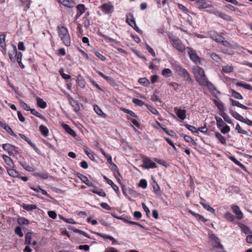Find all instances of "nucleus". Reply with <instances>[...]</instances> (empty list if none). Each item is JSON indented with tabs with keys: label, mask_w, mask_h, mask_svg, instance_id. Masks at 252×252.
Returning <instances> with one entry per match:
<instances>
[{
	"label": "nucleus",
	"mask_w": 252,
	"mask_h": 252,
	"mask_svg": "<svg viewBox=\"0 0 252 252\" xmlns=\"http://www.w3.org/2000/svg\"><path fill=\"white\" fill-rule=\"evenodd\" d=\"M173 68L178 75L183 77L185 81L188 82L192 81V78L189 72L181 65L179 64H175L173 65Z\"/></svg>",
	"instance_id": "1"
},
{
	"label": "nucleus",
	"mask_w": 252,
	"mask_h": 252,
	"mask_svg": "<svg viewBox=\"0 0 252 252\" xmlns=\"http://www.w3.org/2000/svg\"><path fill=\"white\" fill-rule=\"evenodd\" d=\"M58 34L64 44L66 46L70 45V39L67 29L64 26H59Z\"/></svg>",
	"instance_id": "2"
},
{
	"label": "nucleus",
	"mask_w": 252,
	"mask_h": 252,
	"mask_svg": "<svg viewBox=\"0 0 252 252\" xmlns=\"http://www.w3.org/2000/svg\"><path fill=\"white\" fill-rule=\"evenodd\" d=\"M186 50L189 54L190 60L196 64H201V59L197 55L196 51L190 47H187Z\"/></svg>",
	"instance_id": "3"
},
{
	"label": "nucleus",
	"mask_w": 252,
	"mask_h": 252,
	"mask_svg": "<svg viewBox=\"0 0 252 252\" xmlns=\"http://www.w3.org/2000/svg\"><path fill=\"white\" fill-rule=\"evenodd\" d=\"M3 149L6 151L9 156H14L18 153V148L10 144L6 143L2 145Z\"/></svg>",
	"instance_id": "4"
},
{
	"label": "nucleus",
	"mask_w": 252,
	"mask_h": 252,
	"mask_svg": "<svg viewBox=\"0 0 252 252\" xmlns=\"http://www.w3.org/2000/svg\"><path fill=\"white\" fill-rule=\"evenodd\" d=\"M171 44L175 49L180 52H183L186 49L181 40L178 38H173L171 40Z\"/></svg>",
	"instance_id": "5"
},
{
	"label": "nucleus",
	"mask_w": 252,
	"mask_h": 252,
	"mask_svg": "<svg viewBox=\"0 0 252 252\" xmlns=\"http://www.w3.org/2000/svg\"><path fill=\"white\" fill-rule=\"evenodd\" d=\"M142 166L146 169L154 168L157 167L156 164L152 161L148 157H144L142 160Z\"/></svg>",
	"instance_id": "6"
},
{
	"label": "nucleus",
	"mask_w": 252,
	"mask_h": 252,
	"mask_svg": "<svg viewBox=\"0 0 252 252\" xmlns=\"http://www.w3.org/2000/svg\"><path fill=\"white\" fill-rule=\"evenodd\" d=\"M196 80L200 86H207L208 87L214 86L213 84L208 81L205 74L200 77H197Z\"/></svg>",
	"instance_id": "7"
},
{
	"label": "nucleus",
	"mask_w": 252,
	"mask_h": 252,
	"mask_svg": "<svg viewBox=\"0 0 252 252\" xmlns=\"http://www.w3.org/2000/svg\"><path fill=\"white\" fill-rule=\"evenodd\" d=\"M99 8L106 14L111 13L114 11L113 5L111 3H105L99 6Z\"/></svg>",
	"instance_id": "8"
},
{
	"label": "nucleus",
	"mask_w": 252,
	"mask_h": 252,
	"mask_svg": "<svg viewBox=\"0 0 252 252\" xmlns=\"http://www.w3.org/2000/svg\"><path fill=\"white\" fill-rule=\"evenodd\" d=\"M208 34L214 40L217 42H221L223 41V37L218 34L217 32L214 31H211L208 32Z\"/></svg>",
	"instance_id": "9"
},
{
	"label": "nucleus",
	"mask_w": 252,
	"mask_h": 252,
	"mask_svg": "<svg viewBox=\"0 0 252 252\" xmlns=\"http://www.w3.org/2000/svg\"><path fill=\"white\" fill-rule=\"evenodd\" d=\"M192 73L195 79H197V77H200L205 74L204 70L199 66H195L192 68Z\"/></svg>",
	"instance_id": "10"
},
{
	"label": "nucleus",
	"mask_w": 252,
	"mask_h": 252,
	"mask_svg": "<svg viewBox=\"0 0 252 252\" xmlns=\"http://www.w3.org/2000/svg\"><path fill=\"white\" fill-rule=\"evenodd\" d=\"M19 135L21 138H22L25 141H26L33 149V150L35 151V152L36 153H37L38 154H39V153H40L39 149H38L36 147V146L34 144H33V143L32 142V141L29 138L27 137L24 134H23L21 133H20Z\"/></svg>",
	"instance_id": "11"
},
{
	"label": "nucleus",
	"mask_w": 252,
	"mask_h": 252,
	"mask_svg": "<svg viewBox=\"0 0 252 252\" xmlns=\"http://www.w3.org/2000/svg\"><path fill=\"white\" fill-rule=\"evenodd\" d=\"M231 209L234 213L236 215L238 220H241L243 218V214L237 205H232Z\"/></svg>",
	"instance_id": "12"
},
{
	"label": "nucleus",
	"mask_w": 252,
	"mask_h": 252,
	"mask_svg": "<svg viewBox=\"0 0 252 252\" xmlns=\"http://www.w3.org/2000/svg\"><path fill=\"white\" fill-rule=\"evenodd\" d=\"M196 3L199 9H204L212 6L211 4L207 3L204 0H197Z\"/></svg>",
	"instance_id": "13"
},
{
	"label": "nucleus",
	"mask_w": 252,
	"mask_h": 252,
	"mask_svg": "<svg viewBox=\"0 0 252 252\" xmlns=\"http://www.w3.org/2000/svg\"><path fill=\"white\" fill-rule=\"evenodd\" d=\"M62 126L66 132L72 136L75 137L76 136V133L74 130L72 129L69 125L66 124H62Z\"/></svg>",
	"instance_id": "14"
},
{
	"label": "nucleus",
	"mask_w": 252,
	"mask_h": 252,
	"mask_svg": "<svg viewBox=\"0 0 252 252\" xmlns=\"http://www.w3.org/2000/svg\"><path fill=\"white\" fill-rule=\"evenodd\" d=\"M77 177L81 179L83 183H85L87 186L90 187L94 186L92 183L89 182L88 178L86 176L78 173H77Z\"/></svg>",
	"instance_id": "15"
},
{
	"label": "nucleus",
	"mask_w": 252,
	"mask_h": 252,
	"mask_svg": "<svg viewBox=\"0 0 252 252\" xmlns=\"http://www.w3.org/2000/svg\"><path fill=\"white\" fill-rule=\"evenodd\" d=\"M215 15H217V16L224 19V20H225L226 21H228V22H232L233 21V19H232V17L225 13L217 11L215 13Z\"/></svg>",
	"instance_id": "16"
},
{
	"label": "nucleus",
	"mask_w": 252,
	"mask_h": 252,
	"mask_svg": "<svg viewBox=\"0 0 252 252\" xmlns=\"http://www.w3.org/2000/svg\"><path fill=\"white\" fill-rule=\"evenodd\" d=\"M2 158L6 163V164L9 166L10 168H14L15 166L14 163L12 159L9 157L3 155Z\"/></svg>",
	"instance_id": "17"
},
{
	"label": "nucleus",
	"mask_w": 252,
	"mask_h": 252,
	"mask_svg": "<svg viewBox=\"0 0 252 252\" xmlns=\"http://www.w3.org/2000/svg\"><path fill=\"white\" fill-rule=\"evenodd\" d=\"M126 22L131 27H133V25H135L136 23L132 13H128L126 14Z\"/></svg>",
	"instance_id": "18"
},
{
	"label": "nucleus",
	"mask_w": 252,
	"mask_h": 252,
	"mask_svg": "<svg viewBox=\"0 0 252 252\" xmlns=\"http://www.w3.org/2000/svg\"><path fill=\"white\" fill-rule=\"evenodd\" d=\"M175 113L177 116L182 120H184L186 118V110L184 109L175 108Z\"/></svg>",
	"instance_id": "19"
},
{
	"label": "nucleus",
	"mask_w": 252,
	"mask_h": 252,
	"mask_svg": "<svg viewBox=\"0 0 252 252\" xmlns=\"http://www.w3.org/2000/svg\"><path fill=\"white\" fill-rule=\"evenodd\" d=\"M30 188L37 192H41L43 195H46L48 197H50V195L47 192V191L41 188L39 186L36 187L31 186Z\"/></svg>",
	"instance_id": "20"
},
{
	"label": "nucleus",
	"mask_w": 252,
	"mask_h": 252,
	"mask_svg": "<svg viewBox=\"0 0 252 252\" xmlns=\"http://www.w3.org/2000/svg\"><path fill=\"white\" fill-rule=\"evenodd\" d=\"M58 1L67 7H73L74 6L73 0H58Z\"/></svg>",
	"instance_id": "21"
},
{
	"label": "nucleus",
	"mask_w": 252,
	"mask_h": 252,
	"mask_svg": "<svg viewBox=\"0 0 252 252\" xmlns=\"http://www.w3.org/2000/svg\"><path fill=\"white\" fill-rule=\"evenodd\" d=\"M229 112L232 116H233L236 120L240 122L243 121V120H244V118L241 115H240L239 114H238L237 112L235 111L233 109H230Z\"/></svg>",
	"instance_id": "22"
},
{
	"label": "nucleus",
	"mask_w": 252,
	"mask_h": 252,
	"mask_svg": "<svg viewBox=\"0 0 252 252\" xmlns=\"http://www.w3.org/2000/svg\"><path fill=\"white\" fill-rule=\"evenodd\" d=\"M230 102H231V105H232L233 106H237V107H239L241 108H242V109H248V107L241 103H240L239 101H236V100H235L232 98H230L229 99Z\"/></svg>",
	"instance_id": "23"
},
{
	"label": "nucleus",
	"mask_w": 252,
	"mask_h": 252,
	"mask_svg": "<svg viewBox=\"0 0 252 252\" xmlns=\"http://www.w3.org/2000/svg\"><path fill=\"white\" fill-rule=\"evenodd\" d=\"M210 56L212 59L216 63L218 64H220L222 62L220 56L215 53H212L210 54Z\"/></svg>",
	"instance_id": "24"
},
{
	"label": "nucleus",
	"mask_w": 252,
	"mask_h": 252,
	"mask_svg": "<svg viewBox=\"0 0 252 252\" xmlns=\"http://www.w3.org/2000/svg\"><path fill=\"white\" fill-rule=\"evenodd\" d=\"M77 83L79 86L82 88H84L86 85L85 79L81 75H79L77 78Z\"/></svg>",
	"instance_id": "25"
},
{
	"label": "nucleus",
	"mask_w": 252,
	"mask_h": 252,
	"mask_svg": "<svg viewBox=\"0 0 252 252\" xmlns=\"http://www.w3.org/2000/svg\"><path fill=\"white\" fill-rule=\"evenodd\" d=\"M7 173L8 174L13 177H19V172L13 169V168H7Z\"/></svg>",
	"instance_id": "26"
},
{
	"label": "nucleus",
	"mask_w": 252,
	"mask_h": 252,
	"mask_svg": "<svg viewBox=\"0 0 252 252\" xmlns=\"http://www.w3.org/2000/svg\"><path fill=\"white\" fill-rule=\"evenodd\" d=\"M36 100H37V105L38 107H39L42 109H44L46 107L47 104H46V102L43 100V99L39 97H37Z\"/></svg>",
	"instance_id": "27"
},
{
	"label": "nucleus",
	"mask_w": 252,
	"mask_h": 252,
	"mask_svg": "<svg viewBox=\"0 0 252 252\" xmlns=\"http://www.w3.org/2000/svg\"><path fill=\"white\" fill-rule=\"evenodd\" d=\"M189 212L190 214H191L193 216H194L197 220H201L203 222L206 221L207 220L201 215H200L198 214L195 213L191 210H189Z\"/></svg>",
	"instance_id": "28"
},
{
	"label": "nucleus",
	"mask_w": 252,
	"mask_h": 252,
	"mask_svg": "<svg viewBox=\"0 0 252 252\" xmlns=\"http://www.w3.org/2000/svg\"><path fill=\"white\" fill-rule=\"evenodd\" d=\"M200 203L202 205L205 209L207 210L209 212H211L213 214H215V210L212 208L209 204L202 201L200 202Z\"/></svg>",
	"instance_id": "29"
},
{
	"label": "nucleus",
	"mask_w": 252,
	"mask_h": 252,
	"mask_svg": "<svg viewBox=\"0 0 252 252\" xmlns=\"http://www.w3.org/2000/svg\"><path fill=\"white\" fill-rule=\"evenodd\" d=\"M39 129L40 131L42 133V134L44 137H46L48 135L49 130L47 128V127H46L45 126H44L43 125H41L39 126Z\"/></svg>",
	"instance_id": "30"
},
{
	"label": "nucleus",
	"mask_w": 252,
	"mask_h": 252,
	"mask_svg": "<svg viewBox=\"0 0 252 252\" xmlns=\"http://www.w3.org/2000/svg\"><path fill=\"white\" fill-rule=\"evenodd\" d=\"M99 35L100 36H101L103 38H104L105 39H106L108 42H113L116 43L117 44H119V45L120 44V42L117 41L115 40V39H113V38H111V37H109V36H107V35H106L105 34H102L101 33H99Z\"/></svg>",
	"instance_id": "31"
},
{
	"label": "nucleus",
	"mask_w": 252,
	"mask_h": 252,
	"mask_svg": "<svg viewBox=\"0 0 252 252\" xmlns=\"http://www.w3.org/2000/svg\"><path fill=\"white\" fill-rule=\"evenodd\" d=\"M13 50L11 52H9L8 55L11 61H14V57L16 53L17 49L15 45L12 44Z\"/></svg>",
	"instance_id": "32"
},
{
	"label": "nucleus",
	"mask_w": 252,
	"mask_h": 252,
	"mask_svg": "<svg viewBox=\"0 0 252 252\" xmlns=\"http://www.w3.org/2000/svg\"><path fill=\"white\" fill-rule=\"evenodd\" d=\"M153 188L154 191L157 195L159 196L161 194L160 188L156 182H155L154 184L153 185Z\"/></svg>",
	"instance_id": "33"
},
{
	"label": "nucleus",
	"mask_w": 252,
	"mask_h": 252,
	"mask_svg": "<svg viewBox=\"0 0 252 252\" xmlns=\"http://www.w3.org/2000/svg\"><path fill=\"white\" fill-rule=\"evenodd\" d=\"M215 136L222 144L224 145L226 144L224 137L220 132H216Z\"/></svg>",
	"instance_id": "34"
},
{
	"label": "nucleus",
	"mask_w": 252,
	"mask_h": 252,
	"mask_svg": "<svg viewBox=\"0 0 252 252\" xmlns=\"http://www.w3.org/2000/svg\"><path fill=\"white\" fill-rule=\"evenodd\" d=\"M231 95L237 99H243V96L239 93L235 91L234 90L231 89L230 90Z\"/></svg>",
	"instance_id": "35"
},
{
	"label": "nucleus",
	"mask_w": 252,
	"mask_h": 252,
	"mask_svg": "<svg viewBox=\"0 0 252 252\" xmlns=\"http://www.w3.org/2000/svg\"><path fill=\"white\" fill-rule=\"evenodd\" d=\"M23 208L24 209L30 211L37 208V206L33 204H24L23 205Z\"/></svg>",
	"instance_id": "36"
},
{
	"label": "nucleus",
	"mask_w": 252,
	"mask_h": 252,
	"mask_svg": "<svg viewBox=\"0 0 252 252\" xmlns=\"http://www.w3.org/2000/svg\"><path fill=\"white\" fill-rule=\"evenodd\" d=\"M108 184L110 185L111 187L113 188V189L114 190V191L116 192V193L118 194V195L120 194V191L119 189V187L115 185L112 180L108 181Z\"/></svg>",
	"instance_id": "37"
},
{
	"label": "nucleus",
	"mask_w": 252,
	"mask_h": 252,
	"mask_svg": "<svg viewBox=\"0 0 252 252\" xmlns=\"http://www.w3.org/2000/svg\"><path fill=\"white\" fill-rule=\"evenodd\" d=\"M216 121L217 127L219 129H220L226 125L220 118H216Z\"/></svg>",
	"instance_id": "38"
},
{
	"label": "nucleus",
	"mask_w": 252,
	"mask_h": 252,
	"mask_svg": "<svg viewBox=\"0 0 252 252\" xmlns=\"http://www.w3.org/2000/svg\"><path fill=\"white\" fill-rule=\"evenodd\" d=\"M20 164L24 169L28 171L31 172L33 171V168L26 162H20Z\"/></svg>",
	"instance_id": "39"
},
{
	"label": "nucleus",
	"mask_w": 252,
	"mask_h": 252,
	"mask_svg": "<svg viewBox=\"0 0 252 252\" xmlns=\"http://www.w3.org/2000/svg\"><path fill=\"white\" fill-rule=\"evenodd\" d=\"M235 130H237L239 133L248 135V132L246 130L243 129L242 127L238 124H237L236 126Z\"/></svg>",
	"instance_id": "40"
},
{
	"label": "nucleus",
	"mask_w": 252,
	"mask_h": 252,
	"mask_svg": "<svg viewBox=\"0 0 252 252\" xmlns=\"http://www.w3.org/2000/svg\"><path fill=\"white\" fill-rule=\"evenodd\" d=\"M91 191L92 192L96 193L100 196L105 197L106 196L105 192L102 189H100L99 190H98L97 189H91Z\"/></svg>",
	"instance_id": "41"
},
{
	"label": "nucleus",
	"mask_w": 252,
	"mask_h": 252,
	"mask_svg": "<svg viewBox=\"0 0 252 252\" xmlns=\"http://www.w3.org/2000/svg\"><path fill=\"white\" fill-rule=\"evenodd\" d=\"M30 111H31V113L32 114L34 115V116H36L37 117H38V118H40V119H41L42 120L46 121V119L44 117V116H43L39 112H38L37 111H36L35 109H31Z\"/></svg>",
	"instance_id": "42"
},
{
	"label": "nucleus",
	"mask_w": 252,
	"mask_h": 252,
	"mask_svg": "<svg viewBox=\"0 0 252 252\" xmlns=\"http://www.w3.org/2000/svg\"><path fill=\"white\" fill-rule=\"evenodd\" d=\"M72 230L73 231V232L82 234L86 237H87L88 238H90V235L87 233L81 230L74 227L72 228Z\"/></svg>",
	"instance_id": "43"
},
{
	"label": "nucleus",
	"mask_w": 252,
	"mask_h": 252,
	"mask_svg": "<svg viewBox=\"0 0 252 252\" xmlns=\"http://www.w3.org/2000/svg\"><path fill=\"white\" fill-rule=\"evenodd\" d=\"M32 233L28 232L25 236V244L30 245L31 244Z\"/></svg>",
	"instance_id": "44"
},
{
	"label": "nucleus",
	"mask_w": 252,
	"mask_h": 252,
	"mask_svg": "<svg viewBox=\"0 0 252 252\" xmlns=\"http://www.w3.org/2000/svg\"><path fill=\"white\" fill-rule=\"evenodd\" d=\"M224 218L230 221H233L235 220L234 216L230 212H226L224 214Z\"/></svg>",
	"instance_id": "45"
},
{
	"label": "nucleus",
	"mask_w": 252,
	"mask_h": 252,
	"mask_svg": "<svg viewBox=\"0 0 252 252\" xmlns=\"http://www.w3.org/2000/svg\"><path fill=\"white\" fill-rule=\"evenodd\" d=\"M240 227L244 233L246 234L252 233V231L250 230V228L244 224H241Z\"/></svg>",
	"instance_id": "46"
},
{
	"label": "nucleus",
	"mask_w": 252,
	"mask_h": 252,
	"mask_svg": "<svg viewBox=\"0 0 252 252\" xmlns=\"http://www.w3.org/2000/svg\"><path fill=\"white\" fill-rule=\"evenodd\" d=\"M76 8L78 12L82 14H83L85 12L86 9L85 5L83 4H79L77 6Z\"/></svg>",
	"instance_id": "47"
},
{
	"label": "nucleus",
	"mask_w": 252,
	"mask_h": 252,
	"mask_svg": "<svg viewBox=\"0 0 252 252\" xmlns=\"http://www.w3.org/2000/svg\"><path fill=\"white\" fill-rule=\"evenodd\" d=\"M172 71L169 68H165L162 71V75L165 77H169L171 75Z\"/></svg>",
	"instance_id": "48"
},
{
	"label": "nucleus",
	"mask_w": 252,
	"mask_h": 252,
	"mask_svg": "<svg viewBox=\"0 0 252 252\" xmlns=\"http://www.w3.org/2000/svg\"><path fill=\"white\" fill-rule=\"evenodd\" d=\"M70 104L71 106L74 108V110L75 112H78L80 110V106L78 105L77 101L75 100H72V102H70Z\"/></svg>",
	"instance_id": "49"
},
{
	"label": "nucleus",
	"mask_w": 252,
	"mask_h": 252,
	"mask_svg": "<svg viewBox=\"0 0 252 252\" xmlns=\"http://www.w3.org/2000/svg\"><path fill=\"white\" fill-rule=\"evenodd\" d=\"M5 34H0V46L2 48H4L5 47Z\"/></svg>",
	"instance_id": "50"
},
{
	"label": "nucleus",
	"mask_w": 252,
	"mask_h": 252,
	"mask_svg": "<svg viewBox=\"0 0 252 252\" xmlns=\"http://www.w3.org/2000/svg\"><path fill=\"white\" fill-rule=\"evenodd\" d=\"M94 110L95 111V112L99 115V116H105V115L103 113L102 111L101 110V109L96 105H94Z\"/></svg>",
	"instance_id": "51"
},
{
	"label": "nucleus",
	"mask_w": 252,
	"mask_h": 252,
	"mask_svg": "<svg viewBox=\"0 0 252 252\" xmlns=\"http://www.w3.org/2000/svg\"><path fill=\"white\" fill-rule=\"evenodd\" d=\"M222 70L225 73H230L233 71V67L230 65H225L222 67Z\"/></svg>",
	"instance_id": "52"
},
{
	"label": "nucleus",
	"mask_w": 252,
	"mask_h": 252,
	"mask_svg": "<svg viewBox=\"0 0 252 252\" xmlns=\"http://www.w3.org/2000/svg\"><path fill=\"white\" fill-rule=\"evenodd\" d=\"M35 176H39L42 179H47L48 178V174L47 173H35L34 174Z\"/></svg>",
	"instance_id": "53"
},
{
	"label": "nucleus",
	"mask_w": 252,
	"mask_h": 252,
	"mask_svg": "<svg viewBox=\"0 0 252 252\" xmlns=\"http://www.w3.org/2000/svg\"><path fill=\"white\" fill-rule=\"evenodd\" d=\"M221 116L223 118V119L224 120V121L226 122H227V123H228L229 124H231L232 123L231 119L230 118V117H229L228 116V115L226 113H222L221 114Z\"/></svg>",
	"instance_id": "54"
},
{
	"label": "nucleus",
	"mask_w": 252,
	"mask_h": 252,
	"mask_svg": "<svg viewBox=\"0 0 252 252\" xmlns=\"http://www.w3.org/2000/svg\"><path fill=\"white\" fill-rule=\"evenodd\" d=\"M138 82L145 86H148L149 84V81L146 78H141L139 79Z\"/></svg>",
	"instance_id": "55"
},
{
	"label": "nucleus",
	"mask_w": 252,
	"mask_h": 252,
	"mask_svg": "<svg viewBox=\"0 0 252 252\" xmlns=\"http://www.w3.org/2000/svg\"><path fill=\"white\" fill-rule=\"evenodd\" d=\"M21 106L26 111H30L31 108L30 106H29L27 103H26L24 101L21 100L20 101Z\"/></svg>",
	"instance_id": "56"
},
{
	"label": "nucleus",
	"mask_w": 252,
	"mask_h": 252,
	"mask_svg": "<svg viewBox=\"0 0 252 252\" xmlns=\"http://www.w3.org/2000/svg\"><path fill=\"white\" fill-rule=\"evenodd\" d=\"M184 140L188 143H192L193 145H195V142L193 139L189 136L185 135L184 136Z\"/></svg>",
	"instance_id": "57"
},
{
	"label": "nucleus",
	"mask_w": 252,
	"mask_h": 252,
	"mask_svg": "<svg viewBox=\"0 0 252 252\" xmlns=\"http://www.w3.org/2000/svg\"><path fill=\"white\" fill-rule=\"evenodd\" d=\"M145 46L146 47V49L148 50V51L151 53L152 56L153 57L156 56L155 52H154V50L147 43H145Z\"/></svg>",
	"instance_id": "58"
},
{
	"label": "nucleus",
	"mask_w": 252,
	"mask_h": 252,
	"mask_svg": "<svg viewBox=\"0 0 252 252\" xmlns=\"http://www.w3.org/2000/svg\"><path fill=\"white\" fill-rule=\"evenodd\" d=\"M185 126L188 129H189V130L191 131L192 132L195 133L198 132V130L194 126H192L189 124H185Z\"/></svg>",
	"instance_id": "59"
},
{
	"label": "nucleus",
	"mask_w": 252,
	"mask_h": 252,
	"mask_svg": "<svg viewBox=\"0 0 252 252\" xmlns=\"http://www.w3.org/2000/svg\"><path fill=\"white\" fill-rule=\"evenodd\" d=\"M18 222L20 224H28L29 220L24 218H20L18 219Z\"/></svg>",
	"instance_id": "60"
},
{
	"label": "nucleus",
	"mask_w": 252,
	"mask_h": 252,
	"mask_svg": "<svg viewBox=\"0 0 252 252\" xmlns=\"http://www.w3.org/2000/svg\"><path fill=\"white\" fill-rule=\"evenodd\" d=\"M214 103L216 106L220 110H223L224 109L223 104L221 102H219L217 100H214Z\"/></svg>",
	"instance_id": "61"
},
{
	"label": "nucleus",
	"mask_w": 252,
	"mask_h": 252,
	"mask_svg": "<svg viewBox=\"0 0 252 252\" xmlns=\"http://www.w3.org/2000/svg\"><path fill=\"white\" fill-rule=\"evenodd\" d=\"M59 73L60 74V75H61V76L65 80H67V79H69L70 78V76L69 75H68V74H65L64 72H63V69H61L60 70H59Z\"/></svg>",
	"instance_id": "62"
},
{
	"label": "nucleus",
	"mask_w": 252,
	"mask_h": 252,
	"mask_svg": "<svg viewBox=\"0 0 252 252\" xmlns=\"http://www.w3.org/2000/svg\"><path fill=\"white\" fill-rule=\"evenodd\" d=\"M139 186L142 188L143 189L146 188L147 186V182L145 179H141L140 181Z\"/></svg>",
	"instance_id": "63"
},
{
	"label": "nucleus",
	"mask_w": 252,
	"mask_h": 252,
	"mask_svg": "<svg viewBox=\"0 0 252 252\" xmlns=\"http://www.w3.org/2000/svg\"><path fill=\"white\" fill-rule=\"evenodd\" d=\"M15 232L16 234L18 235L20 237H23L24 234L22 231L21 228L20 226H17L15 229Z\"/></svg>",
	"instance_id": "64"
}]
</instances>
